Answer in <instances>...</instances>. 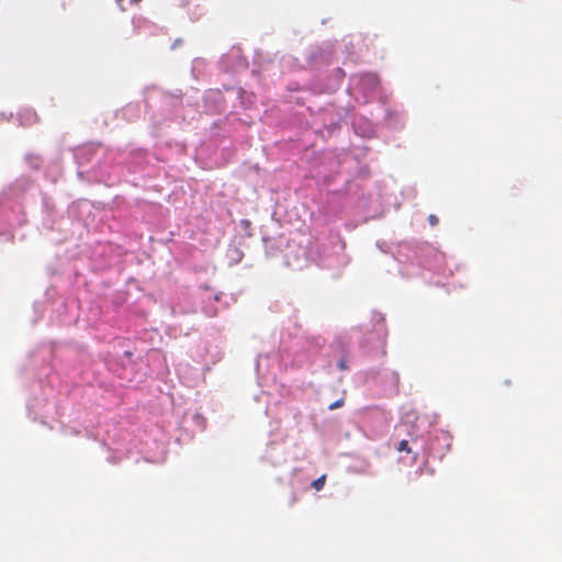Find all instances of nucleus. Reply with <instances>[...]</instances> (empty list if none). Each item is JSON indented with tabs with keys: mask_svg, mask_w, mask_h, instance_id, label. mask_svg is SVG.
I'll use <instances>...</instances> for the list:
<instances>
[{
	"mask_svg": "<svg viewBox=\"0 0 562 562\" xmlns=\"http://www.w3.org/2000/svg\"><path fill=\"white\" fill-rule=\"evenodd\" d=\"M338 367H339V369H340V370H346V369H347V363H346V361H345V360H340V361L338 362Z\"/></svg>",
	"mask_w": 562,
	"mask_h": 562,
	"instance_id": "obj_5",
	"label": "nucleus"
},
{
	"mask_svg": "<svg viewBox=\"0 0 562 562\" xmlns=\"http://www.w3.org/2000/svg\"><path fill=\"white\" fill-rule=\"evenodd\" d=\"M397 451H400V452H409L411 449H409V446H408V441L407 440H402L398 443Z\"/></svg>",
	"mask_w": 562,
	"mask_h": 562,
	"instance_id": "obj_2",
	"label": "nucleus"
},
{
	"mask_svg": "<svg viewBox=\"0 0 562 562\" xmlns=\"http://www.w3.org/2000/svg\"><path fill=\"white\" fill-rule=\"evenodd\" d=\"M342 405H344V400H342V398H340V400H338V401H336V402L331 403V404L328 406V408H329L330 411H333V409H336V408H338V407H341Z\"/></svg>",
	"mask_w": 562,
	"mask_h": 562,
	"instance_id": "obj_3",
	"label": "nucleus"
},
{
	"mask_svg": "<svg viewBox=\"0 0 562 562\" xmlns=\"http://www.w3.org/2000/svg\"><path fill=\"white\" fill-rule=\"evenodd\" d=\"M131 1H132V2H134V3H138V2H140L142 0H131Z\"/></svg>",
	"mask_w": 562,
	"mask_h": 562,
	"instance_id": "obj_6",
	"label": "nucleus"
},
{
	"mask_svg": "<svg viewBox=\"0 0 562 562\" xmlns=\"http://www.w3.org/2000/svg\"><path fill=\"white\" fill-rule=\"evenodd\" d=\"M325 482H326V474H323L322 476H319L318 479L314 480L312 482V486L316 490V491H321L324 485H325Z\"/></svg>",
	"mask_w": 562,
	"mask_h": 562,
	"instance_id": "obj_1",
	"label": "nucleus"
},
{
	"mask_svg": "<svg viewBox=\"0 0 562 562\" xmlns=\"http://www.w3.org/2000/svg\"><path fill=\"white\" fill-rule=\"evenodd\" d=\"M428 221H429L430 225H432V226L437 225V223H438V218L436 215H429Z\"/></svg>",
	"mask_w": 562,
	"mask_h": 562,
	"instance_id": "obj_4",
	"label": "nucleus"
}]
</instances>
